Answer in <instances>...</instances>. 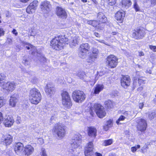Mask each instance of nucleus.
Here are the masks:
<instances>
[{
  "mask_svg": "<svg viewBox=\"0 0 156 156\" xmlns=\"http://www.w3.org/2000/svg\"><path fill=\"white\" fill-rule=\"evenodd\" d=\"M132 2L130 0H123L120 4V7L124 9H127L131 5Z\"/></svg>",
  "mask_w": 156,
  "mask_h": 156,
  "instance_id": "26",
  "label": "nucleus"
},
{
  "mask_svg": "<svg viewBox=\"0 0 156 156\" xmlns=\"http://www.w3.org/2000/svg\"><path fill=\"white\" fill-rule=\"evenodd\" d=\"M16 85V83L14 82H5L1 88L8 91H12L15 88Z\"/></svg>",
  "mask_w": 156,
  "mask_h": 156,
  "instance_id": "17",
  "label": "nucleus"
},
{
  "mask_svg": "<svg viewBox=\"0 0 156 156\" xmlns=\"http://www.w3.org/2000/svg\"><path fill=\"white\" fill-rule=\"evenodd\" d=\"M140 146L139 145H137L134 147H131V151L133 153H134L137 150L140 148Z\"/></svg>",
  "mask_w": 156,
  "mask_h": 156,
  "instance_id": "43",
  "label": "nucleus"
},
{
  "mask_svg": "<svg viewBox=\"0 0 156 156\" xmlns=\"http://www.w3.org/2000/svg\"><path fill=\"white\" fill-rule=\"evenodd\" d=\"M112 125L113 123L112 120L109 119L106 122L105 125L103 126V129L105 131H107L110 127L112 126Z\"/></svg>",
  "mask_w": 156,
  "mask_h": 156,
  "instance_id": "30",
  "label": "nucleus"
},
{
  "mask_svg": "<svg viewBox=\"0 0 156 156\" xmlns=\"http://www.w3.org/2000/svg\"><path fill=\"white\" fill-rule=\"evenodd\" d=\"M72 96L74 101L78 103L82 102L86 98L85 95L83 92L79 90L74 91Z\"/></svg>",
  "mask_w": 156,
  "mask_h": 156,
  "instance_id": "4",
  "label": "nucleus"
},
{
  "mask_svg": "<svg viewBox=\"0 0 156 156\" xmlns=\"http://www.w3.org/2000/svg\"><path fill=\"white\" fill-rule=\"evenodd\" d=\"M61 95L63 105L66 108H70L72 105V103L68 93L66 91H63Z\"/></svg>",
  "mask_w": 156,
  "mask_h": 156,
  "instance_id": "5",
  "label": "nucleus"
},
{
  "mask_svg": "<svg viewBox=\"0 0 156 156\" xmlns=\"http://www.w3.org/2000/svg\"><path fill=\"white\" fill-rule=\"evenodd\" d=\"M125 15L124 11H118L115 15V19L121 23L122 22Z\"/></svg>",
  "mask_w": 156,
  "mask_h": 156,
  "instance_id": "27",
  "label": "nucleus"
},
{
  "mask_svg": "<svg viewBox=\"0 0 156 156\" xmlns=\"http://www.w3.org/2000/svg\"><path fill=\"white\" fill-rule=\"evenodd\" d=\"M58 114L57 113L55 112V113L52 116L51 118V121L53 120H56L58 118Z\"/></svg>",
  "mask_w": 156,
  "mask_h": 156,
  "instance_id": "48",
  "label": "nucleus"
},
{
  "mask_svg": "<svg viewBox=\"0 0 156 156\" xmlns=\"http://www.w3.org/2000/svg\"><path fill=\"white\" fill-rule=\"evenodd\" d=\"M3 119V118L2 115V112H0V123H1L2 122Z\"/></svg>",
  "mask_w": 156,
  "mask_h": 156,
  "instance_id": "55",
  "label": "nucleus"
},
{
  "mask_svg": "<svg viewBox=\"0 0 156 156\" xmlns=\"http://www.w3.org/2000/svg\"><path fill=\"white\" fill-rule=\"evenodd\" d=\"M5 77L4 74L3 73L0 74V87H2L5 83L4 81V80L5 79Z\"/></svg>",
  "mask_w": 156,
  "mask_h": 156,
  "instance_id": "35",
  "label": "nucleus"
},
{
  "mask_svg": "<svg viewBox=\"0 0 156 156\" xmlns=\"http://www.w3.org/2000/svg\"><path fill=\"white\" fill-rule=\"evenodd\" d=\"M105 107L108 108H111L113 107V104L111 101L108 100L105 102Z\"/></svg>",
  "mask_w": 156,
  "mask_h": 156,
  "instance_id": "36",
  "label": "nucleus"
},
{
  "mask_svg": "<svg viewBox=\"0 0 156 156\" xmlns=\"http://www.w3.org/2000/svg\"><path fill=\"white\" fill-rule=\"evenodd\" d=\"M69 39L65 35L58 36L53 39L51 42V45L52 48L59 50L63 49L66 44H68Z\"/></svg>",
  "mask_w": 156,
  "mask_h": 156,
  "instance_id": "1",
  "label": "nucleus"
},
{
  "mask_svg": "<svg viewBox=\"0 0 156 156\" xmlns=\"http://www.w3.org/2000/svg\"><path fill=\"white\" fill-rule=\"evenodd\" d=\"M155 117H156V114L155 112H152L149 115V118L150 119H153Z\"/></svg>",
  "mask_w": 156,
  "mask_h": 156,
  "instance_id": "49",
  "label": "nucleus"
},
{
  "mask_svg": "<svg viewBox=\"0 0 156 156\" xmlns=\"http://www.w3.org/2000/svg\"><path fill=\"white\" fill-rule=\"evenodd\" d=\"M14 122V120L9 115H6L4 118L3 123L5 126L10 127Z\"/></svg>",
  "mask_w": 156,
  "mask_h": 156,
  "instance_id": "25",
  "label": "nucleus"
},
{
  "mask_svg": "<svg viewBox=\"0 0 156 156\" xmlns=\"http://www.w3.org/2000/svg\"><path fill=\"white\" fill-rule=\"evenodd\" d=\"M108 156H116V155L115 153H110Z\"/></svg>",
  "mask_w": 156,
  "mask_h": 156,
  "instance_id": "63",
  "label": "nucleus"
},
{
  "mask_svg": "<svg viewBox=\"0 0 156 156\" xmlns=\"http://www.w3.org/2000/svg\"><path fill=\"white\" fill-rule=\"evenodd\" d=\"M5 31L2 28H0V36H3L4 34Z\"/></svg>",
  "mask_w": 156,
  "mask_h": 156,
  "instance_id": "52",
  "label": "nucleus"
},
{
  "mask_svg": "<svg viewBox=\"0 0 156 156\" xmlns=\"http://www.w3.org/2000/svg\"><path fill=\"white\" fill-rule=\"evenodd\" d=\"M90 46L88 43L81 44L79 48V56L81 58H85L87 53L89 51Z\"/></svg>",
  "mask_w": 156,
  "mask_h": 156,
  "instance_id": "7",
  "label": "nucleus"
},
{
  "mask_svg": "<svg viewBox=\"0 0 156 156\" xmlns=\"http://www.w3.org/2000/svg\"><path fill=\"white\" fill-rule=\"evenodd\" d=\"M12 32L13 34H14L16 36L17 35L18 33L16 32V30L15 29H13Z\"/></svg>",
  "mask_w": 156,
  "mask_h": 156,
  "instance_id": "56",
  "label": "nucleus"
},
{
  "mask_svg": "<svg viewBox=\"0 0 156 156\" xmlns=\"http://www.w3.org/2000/svg\"><path fill=\"white\" fill-rule=\"evenodd\" d=\"M26 48L28 50L31 49L32 54L34 55L37 54L36 55H37L38 59L40 60V61L43 63L46 62L47 59L43 55H41L40 53H38L37 51V49L34 46L30 44L28 46H27Z\"/></svg>",
  "mask_w": 156,
  "mask_h": 156,
  "instance_id": "8",
  "label": "nucleus"
},
{
  "mask_svg": "<svg viewBox=\"0 0 156 156\" xmlns=\"http://www.w3.org/2000/svg\"><path fill=\"white\" fill-rule=\"evenodd\" d=\"M126 118V117L124 115H121L118 119L116 121V123L118 125L121 124V123L120 122V121L124 120Z\"/></svg>",
  "mask_w": 156,
  "mask_h": 156,
  "instance_id": "40",
  "label": "nucleus"
},
{
  "mask_svg": "<svg viewBox=\"0 0 156 156\" xmlns=\"http://www.w3.org/2000/svg\"><path fill=\"white\" fill-rule=\"evenodd\" d=\"M97 129L94 127H90L88 129V134L89 136L95 138L97 135Z\"/></svg>",
  "mask_w": 156,
  "mask_h": 156,
  "instance_id": "28",
  "label": "nucleus"
},
{
  "mask_svg": "<svg viewBox=\"0 0 156 156\" xmlns=\"http://www.w3.org/2000/svg\"><path fill=\"white\" fill-rule=\"evenodd\" d=\"M99 51L98 49L96 48H93L92 53L89 55L88 58L87 59V62L90 63L92 64L94 62L98 55Z\"/></svg>",
  "mask_w": 156,
  "mask_h": 156,
  "instance_id": "10",
  "label": "nucleus"
},
{
  "mask_svg": "<svg viewBox=\"0 0 156 156\" xmlns=\"http://www.w3.org/2000/svg\"><path fill=\"white\" fill-rule=\"evenodd\" d=\"M66 127L64 124L58 123L54 126L52 132L56 134L59 138L62 139L66 134Z\"/></svg>",
  "mask_w": 156,
  "mask_h": 156,
  "instance_id": "3",
  "label": "nucleus"
},
{
  "mask_svg": "<svg viewBox=\"0 0 156 156\" xmlns=\"http://www.w3.org/2000/svg\"><path fill=\"white\" fill-rule=\"evenodd\" d=\"M101 24V23H99L98 21L96 20H93V21L92 26H93L94 27H98V28H100V26Z\"/></svg>",
  "mask_w": 156,
  "mask_h": 156,
  "instance_id": "39",
  "label": "nucleus"
},
{
  "mask_svg": "<svg viewBox=\"0 0 156 156\" xmlns=\"http://www.w3.org/2000/svg\"><path fill=\"white\" fill-rule=\"evenodd\" d=\"M77 76L79 77L81 79H83L85 76V74L84 72L83 71H80L77 74Z\"/></svg>",
  "mask_w": 156,
  "mask_h": 156,
  "instance_id": "38",
  "label": "nucleus"
},
{
  "mask_svg": "<svg viewBox=\"0 0 156 156\" xmlns=\"http://www.w3.org/2000/svg\"><path fill=\"white\" fill-rule=\"evenodd\" d=\"M82 136L79 134H75L70 142L71 147L74 149L78 147L82 142Z\"/></svg>",
  "mask_w": 156,
  "mask_h": 156,
  "instance_id": "6",
  "label": "nucleus"
},
{
  "mask_svg": "<svg viewBox=\"0 0 156 156\" xmlns=\"http://www.w3.org/2000/svg\"><path fill=\"white\" fill-rule=\"evenodd\" d=\"M45 91L47 95L51 96L55 93V88L52 84L48 83L45 87Z\"/></svg>",
  "mask_w": 156,
  "mask_h": 156,
  "instance_id": "22",
  "label": "nucleus"
},
{
  "mask_svg": "<svg viewBox=\"0 0 156 156\" xmlns=\"http://www.w3.org/2000/svg\"><path fill=\"white\" fill-rule=\"evenodd\" d=\"M104 88L103 84H98L96 85L94 90V93L96 94H98L102 91Z\"/></svg>",
  "mask_w": 156,
  "mask_h": 156,
  "instance_id": "32",
  "label": "nucleus"
},
{
  "mask_svg": "<svg viewBox=\"0 0 156 156\" xmlns=\"http://www.w3.org/2000/svg\"><path fill=\"white\" fill-rule=\"evenodd\" d=\"M118 59L113 55H110L107 58V62L109 66L111 68L115 67L118 64Z\"/></svg>",
  "mask_w": 156,
  "mask_h": 156,
  "instance_id": "11",
  "label": "nucleus"
},
{
  "mask_svg": "<svg viewBox=\"0 0 156 156\" xmlns=\"http://www.w3.org/2000/svg\"><path fill=\"white\" fill-rule=\"evenodd\" d=\"M5 13V14L6 16V17H9L10 16V13L9 11H6Z\"/></svg>",
  "mask_w": 156,
  "mask_h": 156,
  "instance_id": "54",
  "label": "nucleus"
},
{
  "mask_svg": "<svg viewBox=\"0 0 156 156\" xmlns=\"http://www.w3.org/2000/svg\"><path fill=\"white\" fill-rule=\"evenodd\" d=\"M98 18L100 22L102 23H105L107 20V18L105 16L103 13L99 12L98 14Z\"/></svg>",
  "mask_w": 156,
  "mask_h": 156,
  "instance_id": "29",
  "label": "nucleus"
},
{
  "mask_svg": "<svg viewBox=\"0 0 156 156\" xmlns=\"http://www.w3.org/2000/svg\"><path fill=\"white\" fill-rule=\"evenodd\" d=\"M31 82L33 83H37V79L35 76H32L30 79Z\"/></svg>",
  "mask_w": 156,
  "mask_h": 156,
  "instance_id": "45",
  "label": "nucleus"
},
{
  "mask_svg": "<svg viewBox=\"0 0 156 156\" xmlns=\"http://www.w3.org/2000/svg\"><path fill=\"white\" fill-rule=\"evenodd\" d=\"M42 156H47L45 149L43 148H41L40 152Z\"/></svg>",
  "mask_w": 156,
  "mask_h": 156,
  "instance_id": "47",
  "label": "nucleus"
},
{
  "mask_svg": "<svg viewBox=\"0 0 156 156\" xmlns=\"http://www.w3.org/2000/svg\"><path fill=\"white\" fill-rule=\"evenodd\" d=\"M130 82V79L128 76H123L121 79V84L124 88H126L129 86Z\"/></svg>",
  "mask_w": 156,
  "mask_h": 156,
  "instance_id": "21",
  "label": "nucleus"
},
{
  "mask_svg": "<svg viewBox=\"0 0 156 156\" xmlns=\"http://www.w3.org/2000/svg\"><path fill=\"white\" fill-rule=\"evenodd\" d=\"M138 81L140 85L144 83V80L141 79V78L139 79Z\"/></svg>",
  "mask_w": 156,
  "mask_h": 156,
  "instance_id": "53",
  "label": "nucleus"
},
{
  "mask_svg": "<svg viewBox=\"0 0 156 156\" xmlns=\"http://www.w3.org/2000/svg\"><path fill=\"white\" fill-rule=\"evenodd\" d=\"M113 143V140L112 139H109L107 140H105L104 143H103V145L107 146L111 145Z\"/></svg>",
  "mask_w": 156,
  "mask_h": 156,
  "instance_id": "37",
  "label": "nucleus"
},
{
  "mask_svg": "<svg viewBox=\"0 0 156 156\" xmlns=\"http://www.w3.org/2000/svg\"><path fill=\"white\" fill-rule=\"evenodd\" d=\"M14 151L17 154H20L23 152L24 147L23 144L20 142L16 143L14 144Z\"/></svg>",
  "mask_w": 156,
  "mask_h": 156,
  "instance_id": "19",
  "label": "nucleus"
},
{
  "mask_svg": "<svg viewBox=\"0 0 156 156\" xmlns=\"http://www.w3.org/2000/svg\"><path fill=\"white\" fill-rule=\"evenodd\" d=\"M17 102V99L15 97L12 96L9 100V105L12 107H14Z\"/></svg>",
  "mask_w": 156,
  "mask_h": 156,
  "instance_id": "31",
  "label": "nucleus"
},
{
  "mask_svg": "<svg viewBox=\"0 0 156 156\" xmlns=\"http://www.w3.org/2000/svg\"><path fill=\"white\" fill-rule=\"evenodd\" d=\"M6 100L3 97H0V108L2 107L5 104Z\"/></svg>",
  "mask_w": 156,
  "mask_h": 156,
  "instance_id": "42",
  "label": "nucleus"
},
{
  "mask_svg": "<svg viewBox=\"0 0 156 156\" xmlns=\"http://www.w3.org/2000/svg\"><path fill=\"white\" fill-rule=\"evenodd\" d=\"M149 48L151 49L154 52L156 51V47L154 46L150 45Z\"/></svg>",
  "mask_w": 156,
  "mask_h": 156,
  "instance_id": "51",
  "label": "nucleus"
},
{
  "mask_svg": "<svg viewBox=\"0 0 156 156\" xmlns=\"http://www.w3.org/2000/svg\"><path fill=\"white\" fill-rule=\"evenodd\" d=\"M31 32H32L30 34L31 36H36V37L37 38H39L40 37L42 36L41 34H37L35 33H34L33 31H32Z\"/></svg>",
  "mask_w": 156,
  "mask_h": 156,
  "instance_id": "46",
  "label": "nucleus"
},
{
  "mask_svg": "<svg viewBox=\"0 0 156 156\" xmlns=\"http://www.w3.org/2000/svg\"><path fill=\"white\" fill-rule=\"evenodd\" d=\"M28 59H29L25 57L23 58L22 62L25 65H27L30 64V62Z\"/></svg>",
  "mask_w": 156,
  "mask_h": 156,
  "instance_id": "44",
  "label": "nucleus"
},
{
  "mask_svg": "<svg viewBox=\"0 0 156 156\" xmlns=\"http://www.w3.org/2000/svg\"><path fill=\"white\" fill-rule=\"evenodd\" d=\"M96 156H102V154L96 152L95 154Z\"/></svg>",
  "mask_w": 156,
  "mask_h": 156,
  "instance_id": "62",
  "label": "nucleus"
},
{
  "mask_svg": "<svg viewBox=\"0 0 156 156\" xmlns=\"http://www.w3.org/2000/svg\"><path fill=\"white\" fill-rule=\"evenodd\" d=\"M34 151V147L30 145H27L24 147L23 152L25 155L29 156L33 153Z\"/></svg>",
  "mask_w": 156,
  "mask_h": 156,
  "instance_id": "24",
  "label": "nucleus"
},
{
  "mask_svg": "<svg viewBox=\"0 0 156 156\" xmlns=\"http://www.w3.org/2000/svg\"><path fill=\"white\" fill-rule=\"evenodd\" d=\"M122 113L124 116L126 117V118L129 119L131 117H132L133 116V112H132L125 111Z\"/></svg>",
  "mask_w": 156,
  "mask_h": 156,
  "instance_id": "33",
  "label": "nucleus"
},
{
  "mask_svg": "<svg viewBox=\"0 0 156 156\" xmlns=\"http://www.w3.org/2000/svg\"><path fill=\"white\" fill-rule=\"evenodd\" d=\"M94 34L97 37H100L99 34L98 33L95 32L94 33Z\"/></svg>",
  "mask_w": 156,
  "mask_h": 156,
  "instance_id": "64",
  "label": "nucleus"
},
{
  "mask_svg": "<svg viewBox=\"0 0 156 156\" xmlns=\"http://www.w3.org/2000/svg\"><path fill=\"white\" fill-rule=\"evenodd\" d=\"M144 54L142 51H140L139 52V55L140 56H144Z\"/></svg>",
  "mask_w": 156,
  "mask_h": 156,
  "instance_id": "57",
  "label": "nucleus"
},
{
  "mask_svg": "<svg viewBox=\"0 0 156 156\" xmlns=\"http://www.w3.org/2000/svg\"><path fill=\"white\" fill-rule=\"evenodd\" d=\"M12 136L10 134H6L3 135L1 142L5 145H9L12 143Z\"/></svg>",
  "mask_w": 156,
  "mask_h": 156,
  "instance_id": "16",
  "label": "nucleus"
},
{
  "mask_svg": "<svg viewBox=\"0 0 156 156\" xmlns=\"http://www.w3.org/2000/svg\"><path fill=\"white\" fill-rule=\"evenodd\" d=\"M143 106L144 104L143 103H140L139 104V107L140 108L142 109L143 108Z\"/></svg>",
  "mask_w": 156,
  "mask_h": 156,
  "instance_id": "61",
  "label": "nucleus"
},
{
  "mask_svg": "<svg viewBox=\"0 0 156 156\" xmlns=\"http://www.w3.org/2000/svg\"><path fill=\"white\" fill-rule=\"evenodd\" d=\"M69 43L70 47L73 48L78 44L80 41V39L78 36L73 37L71 39H69Z\"/></svg>",
  "mask_w": 156,
  "mask_h": 156,
  "instance_id": "23",
  "label": "nucleus"
},
{
  "mask_svg": "<svg viewBox=\"0 0 156 156\" xmlns=\"http://www.w3.org/2000/svg\"><path fill=\"white\" fill-rule=\"evenodd\" d=\"M38 3V2L37 1H34L30 3L27 8V12L29 14H31L34 12L35 10L37 8Z\"/></svg>",
  "mask_w": 156,
  "mask_h": 156,
  "instance_id": "18",
  "label": "nucleus"
},
{
  "mask_svg": "<svg viewBox=\"0 0 156 156\" xmlns=\"http://www.w3.org/2000/svg\"><path fill=\"white\" fill-rule=\"evenodd\" d=\"M56 13L60 18L66 19L67 17V14L65 9L61 7H58L57 8Z\"/></svg>",
  "mask_w": 156,
  "mask_h": 156,
  "instance_id": "20",
  "label": "nucleus"
},
{
  "mask_svg": "<svg viewBox=\"0 0 156 156\" xmlns=\"http://www.w3.org/2000/svg\"><path fill=\"white\" fill-rule=\"evenodd\" d=\"M29 97L31 103L37 105L41 101V95L39 90L34 88H32L30 91Z\"/></svg>",
  "mask_w": 156,
  "mask_h": 156,
  "instance_id": "2",
  "label": "nucleus"
},
{
  "mask_svg": "<svg viewBox=\"0 0 156 156\" xmlns=\"http://www.w3.org/2000/svg\"><path fill=\"white\" fill-rule=\"evenodd\" d=\"M93 145L92 142H89L85 149L84 154L85 156H93L94 152L93 151Z\"/></svg>",
  "mask_w": 156,
  "mask_h": 156,
  "instance_id": "15",
  "label": "nucleus"
},
{
  "mask_svg": "<svg viewBox=\"0 0 156 156\" xmlns=\"http://www.w3.org/2000/svg\"><path fill=\"white\" fill-rule=\"evenodd\" d=\"M137 121L138 124L137 128L138 130L142 132L146 130L147 126L146 121L142 119H139Z\"/></svg>",
  "mask_w": 156,
  "mask_h": 156,
  "instance_id": "14",
  "label": "nucleus"
},
{
  "mask_svg": "<svg viewBox=\"0 0 156 156\" xmlns=\"http://www.w3.org/2000/svg\"><path fill=\"white\" fill-rule=\"evenodd\" d=\"M147 148L146 146H144L141 149V151L142 152H145V149Z\"/></svg>",
  "mask_w": 156,
  "mask_h": 156,
  "instance_id": "60",
  "label": "nucleus"
},
{
  "mask_svg": "<svg viewBox=\"0 0 156 156\" xmlns=\"http://www.w3.org/2000/svg\"><path fill=\"white\" fill-rule=\"evenodd\" d=\"M90 80H87V82H92V83L90 84L91 85H93L96 82V81L98 80V78L96 76H92Z\"/></svg>",
  "mask_w": 156,
  "mask_h": 156,
  "instance_id": "41",
  "label": "nucleus"
},
{
  "mask_svg": "<svg viewBox=\"0 0 156 156\" xmlns=\"http://www.w3.org/2000/svg\"><path fill=\"white\" fill-rule=\"evenodd\" d=\"M116 0H108V4L111 6L114 5L116 3Z\"/></svg>",
  "mask_w": 156,
  "mask_h": 156,
  "instance_id": "50",
  "label": "nucleus"
},
{
  "mask_svg": "<svg viewBox=\"0 0 156 156\" xmlns=\"http://www.w3.org/2000/svg\"><path fill=\"white\" fill-rule=\"evenodd\" d=\"M40 8L43 12L47 13L50 10L51 5L49 2L45 0L41 2Z\"/></svg>",
  "mask_w": 156,
  "mask_h": 156,
  "instance_id": "13",
  "label": "nucleus"
},
{
  "mask_svg": "<svg viewBox=\"0 0 156 156\" xmlns=\"http://www.w3.org/2000/svg\"><path fill=\"white\" fill-rule=\"evenodd\" d=\"M151 4L153 5H155L156 4V0H151Z\"/></svg>",
  "mask_w": 156,
  "mask_h": 156,
  "instance_id": "59",
  "label": "nucleus"
},
{
  "mask_svg": "<svg viewBox=\"0 0 156 156\" xmlns=\"http://www.w3.org/2000/svg\"><path fill=\"white\" fill-rule=\"evenodd\" d=\"M133 7L136 12L140 11V7L137 3L136 0H134Z\"/></svg>",
  "mask_w": 156,
  "mask_h": 156,
  "instance_id": "34",
  "label": "nucleus"
},
{
  "mask_svg": "<svg viewBox=\"0 0 156 156\" xmlns=\"http://www.w3.org/2000/svg\"><path fill=\"white\" fill-rule=\"evenodd\" d=\"M93 20H89L87 21V23L90 25L92 26V23Z\"/></svg>",
  "mask_w": 156,
  "mask_h": 156,
  "instance_id": "58",
  "label": "nucleus"
},
{
  "mask_svg": "<svg viewBox=\"0 0 156 156\" xmlns=\"http://www.w3.org/2000/svg\"><path fill=\"white\" fill-rule=\"evenodd\" d=\"M94 109L99 118H101L105 116L106 112L103 107L100 105L95 104L94 106Z\"/></svg>",
  "mask_w": 156,
  "mask_h": 156,
  "instance_id": "9",
  "label": "nucleus"
},
{
  "mask_svg": "<svg viewBox=\"0 0 156 156\" xmlns=\"http://www.w3.org/2000/svg\"><path fill=\"white\" fill-rule=\"evenodd\" d=\"M145 32L144 30L141 29H136L133 31L132 36L136 39H139L144 37Z\"/></svg>",
  "mask_w": 156,
  "mask_h": 156,
  "instance_id": "12",
  "label": "nucleus"
}]
</instances>
